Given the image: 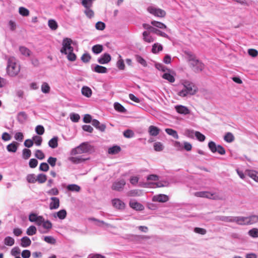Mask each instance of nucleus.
I'll return each mask as SVG.
<instances>
[{
  "mask_svg": "<svg viewBox=\"0 0 258 258\" xmlns=\"http://www.w3.org/2000/svg\"><path fill=\"white\" fill-rule=\"evenodd\" d=\"M198 92V88L191 82L184 80L181 83L180 88L177 90V94L181 97L194 95Z\"/></svg>",
  "mask_w": 258,
  "mask_h": 258,
  "instance_id": "1",
  "label": "nucleus"
},
{
  "mask_svg": "<svg viewBox=\"0 0 258 258\" xmlns=\"http://www.w3.org/2000/svg\"><path fill=\"white\" fill-rule=\"evenodd\" d=\"M73 41L71 38H65L62 40V47L60 52L66 55L70 61H74L77 59L76 55L74 53V48L72 46Z\"/></svg>",
  "mask_w": 258,
  "mask_h": 258,
  "instance_id": "2",
  "label": "nucleus"
},
{
  "mask_svg": "<svg viewBox=\"0 0 258 258\" xmlns=\"http://www.w3.org/2000/svg\"><path fill=\"white\" fill-rule=\"evenodd\" d=\"M184 53L186 54V58L189 62L190 67L194 72L199 73L204 69V64L197 59L195 55L192 52L190 51H185Z\"/></svg>",
  "mask_w": 258,
  "mask_h": 258,
  "instance_id": "3",
  "label": "nucleus"
},
{
  "mask_svg": "<svg viewBox=\"0 0 258 258\" xmlns=\"http://www.w3.org/2000/svg\"><path fill=\"white\" fill-rule=\"evenodd\" d=\"M6 59L7 61V74L11 77L17 76L20 72V66L16 58L14 56H6Z\"/></svg>",
  "mask_w": 258,
  "mask_h": 258,
  "instance_id": "4",
  "label": "nucleus"
},
{
  "mask_svg": "<svg viewBox=\"0 0 258 258\" xmlns=\"http://www.w3.org/2000/svg\"><path fill=\"white\" fill-rule=\"evenodd\" d=\"M91 150V146L88 143L84 142L77 147L73 148L71 151V155L74 156L77 154L86 153L90 152Z\"/></svg>",
  "mask_w": 258,
  "mask_h": 258,
  "instance_id": "5",
  "label": "nucleus"
},
{
  "mask_svg": "<svg viewBox=\"0 0 258 258\" xmlns=\"http://www.w3.org/2000/svg\"><path fill=\"white\" fill-rule=\"evenodd\" d=\"M147 11L151 14L157 17L164 18L166 14V12L155 6H150L148 7Z\"/></svg>",
  "mask_w": 258,
  "mask_h": 258,
  "instance_id": "6",
  "label": "nucleus"
},
{
  "mask_svg": "<svg viewBox=\"0 0 258 258\" xmlns=\"http://www.w3.org/2000/svg\"><path fill=\"white\" fill-rule=\"evenodd\" d=\"M208 147L211 151L215 153L218 152L220 155H224L225 154V149L221 145H216V143L213 141H211L208 144Z\"/></svg>",
  "mask_w": 258,
  "mask_h": 258,
  "instance_id": "7",
  "label": "nucleus"
},
{
  "mask_svg": "<svg viewBox=\"0 0 258 258\" xmlns=\"http://www.w3.org/2000/svg\"><path fill=\"white\" fill-rule=\"evenodd\" d=\"M198 197L206 198L210 199L216 200L218 199V196L208 191H198L195 194Z\"/></svg>",
  "mask_w": 258,
  "mask_h": 258,
  "instance_id": "8",
  "label": "nucleus"
},
{
  "mask_svg": "<svg viewBox=\"0 0 258 258\" xmlns=\"http://www.w3.org/2000/svg\"><path fill=\"white\" fill-rule=\"evenodd\" d=\"M125 184L124 179L117 180L113 183L111 188L113 190L120 191L123 189Z\"/></svg>",
  "mask_w": 258,
  "mask_h": 258,
  "instance_id": "9",
  "label": "nucleus"
},
{
  "mask_svg": "<svg viewBox=\"0 0 258 258\" xmlns=\"http://www.w3.org/2000/svg\"><path fill=\"white\" fill-rule=\"evenodd\" d=\"M175 110L179 114L183 115H187L190 113V111L188 108L182 105H176L174 107Z\"/></svg>",
  "mask_w": 258,
  "mask_h": 258,
  "instance_id": "10",
  "label": "nucleus"
},
{
  "mask_svg": "<svg viewBox=\"0 0 258 258\" xmlns=\"http://www.w3.org/2000/svg\"><path fill=\"white\" fill-rule=\"evenodd\" d=\"M169 200L168 197L164 194H159L153 196L152 201L161 203H165Z\"/></svg>",
  "mask_w": 258,
  "mask_h": 258,
  "instance_id": "11",
  "label": "nucleus"
},
{
  "mask_svg": "<svg viewBox=\"0 0 258 258\" xmlns=\"http://www.w3.org/2000/svg\"><path fill=\"white\" fill-rule=\"evenodd\" d=\"M59 200L57 197H51L49 204V209L50 210L57 209L59 207Z\"/></svg>",
  "mask_w": 258,
  "mask_h": 258,
  "instance_id": "12",
  "label": "nucleus"
},
{
  "mask_svg": "<svg viewBox=\"0 0 258 258\" xmlns=\"http://www.w3.org/2000/svg\"><path fill=\"white\" fill-rule=\"evenodd\" d=\"M111 60V56L108 53H105L98 58V62L100 64H106Z\"/></svg>",
  "mask_w": 258,
  "mask_h": 258,
  "instance_id": "13",
  "label": "nucleus"
},
{
  "mask_svg": "<svg viewBox=\"0 0 258 258\" xmlns=\"http://www.w3.org/2000/svg\"><path fill=\"white\" fill-rule=\"evenodd\" d=\"M87 159L88 158H84L82 156L75 157L72 156L69 158V160L70 161L76 164L81 163Z\"/></svg>",
  "mask_w": 258,
  "mask_h": 258,
  "instance_id": "14",
  "label": "nucleus"
},
{
  "mask_svg": "<svg viewBox=\"0 0 258 258\" xmlns=\"http://www.w3.org/2000/svg\"><path fill=\"white\" fill-rule=\"evenodd\" d=\"M233 223L240 225H247L246 217L234 216Z\"/></svg>",
  "mask_w": 258,
  "mask_h": 258,
  "instance_id": "15",
  "label": "nucleus"
},
{
  "mask_svg": "<svg viewBox=\"0 0 258 258\" xmlns=\"http://www.w3.org/2000/svg\"><path fill=\"white\" fill-rule=\"evenodd\" d=\"M112 204L113 206L118 209H123L125 208V204L119 199L112 200Z\"/></svg>",
  "mask_w": 258,
  "mask_h": 258,
  "instance_id": "16",
  "label": "nucleus"
},
{
  "mask_svg": "<svg viewBox=\"0 0 258 258\" xmlns=\"http://www.w3.org/2000/svg\"><path fill=\"white\" fill-rule=\"evenodd\" d=\"M245 174L255 182H258V172L255 170L247 169L245 170Z\"/></svg>",
  "mask_w": 258,
  "mask_h": 258,
  "instance_id": "17",
  "label": "nucleus"
},
{
  "mask_svg": "<svg viewBox=\"0 0 258 258\" xmlns=\"http://www.w3.org/2000/svg\"><path fill=\"white\" fill-rule=\"evenodd\" d=\"M160 132V128L154 125H150L148 128V133L151 136H157Z\"/></svg>",
  "mask_w": 258,
  "mask_h": 258,
  "instance_id": "18",
  "label": "nucleus"
},
{
  "mask_svg": "<svg viewBox=\"0 0 258 258\" xmlns=\"http://www.w3.org/2000/svg\"><path fill=\"white\" fill-rule=\"evenodd\" d=\"M92 124L97 129L101 132H104L106 128L105 124H100V122L97 119L92 120Z\"/></svg>",
  "mask_w": 258,
  "mask_h": 258,
  "instance_id": "19",
  "label": "nucleus"
},
{
  "mask_svg": "<svg viewBox=\"0 0 258 258\" xmlns=\"http://www.w3.org/2000/svg\"><path fill=\"white\" fill-rule=\"evenodd\" d=\"M67 211L64 209H62L58 211L57 212H55L53 214V216L54 218H58L60 220H63L66 218L67 216Z\"/></svg>",
  "mask_w": 258,
  "mask_h": 258,
  "instance_id": "20",
  "label": "nucleus"
},
{
  "mask_svg": "<svg viewBox=\"0 0 258 258\" xmlns=\"http://www.w3.org/2000/svg\"><path fill=\"white\" fill-rule=\"evenodd\" d=\"M247 225H251L258 222V215H252L246 217Z\"/></svg>",
  "mask_w": 258,
  "mask_h": 258,
  "instance_id": "21",
  "label": "nucleus"
},
{
  "mask_svg": "<svg viewBox=\"0 0 258 258\" xmlns=\"http://www.w3.org/2000/svg\"><path fill=\"white\" fill-rule=\"evenodd\" d=\"M81 93L84 96L89 98L92 94V90L88 86H83L81 89Z\"/></svg>",
  "mask_w": 258,
  "mask_h": 258,
  "instance_id": "22",
  "label": "nucleus"
},
{
  "mask_svg": "<svg viewBox=\"0 0 258 258\" xmlns=\"http://www.w3.org/2000/svg\"><path fill=\"white\" fill-rule=\"evenodd\" d=\"M130 206L131 208L136 210H142L144 208L142 204L136 202L135 200H132L130 201Z\"/></svg>",
  "mask_w": 258,
  "mask_h": 258,
  "instance_id": "23",
  "label": "nucleus"
},
{
  "mask_svg": "<svg viewBox=\"0 0 258 258\" xmlns=\"http://www.w3.org/2000/svg\"><path fill=\"white\" fill-rule=\"evenodd\" d=\"M216 219L225 222H233L234 216H219L216 217Z\"/></svg>",
  "mask_w": 258,
  "mask_h": 258,
  "instance_id": "24",
  "label": "nucleus"
},
{
  "mask_svg": "<svg viewBox=\"0 0 258 258\" xmlns=\"http://www.w3.org/2000/svg\"><path fill=\"white\" fill-rule=\"evenodd\" d=\"M143 39L148 43H151L154 41V38L147 31H144L143 33Z\"/></svg>",
  "mask_w": 258,
  "mask_h": 258,
  "instance_id": "25",
  "label": "nucleus"
},
{
  "mask_svg": "<svg viewBox=\"0 0 258 258\" xmlns=\"http://www.w3.org/2000/svg\"><path fill=\"white\" fill-rule=\"evenodd\" d=\"M18 144L17 142H14L7 146V149L9 152L15 153L17 151L18 149Z\"/></svg>",
  "mask_w": 258,
  "mask_h": 258,
  "instance_id": "26",
  "label": "nucleus"
},
{
  "mask_svg": "<svg viewBox=\"0 0 258 258\" xmlns=\"http://www.w3.org/2000/svg\"><path fill=\"white\" fill-rule=\"evenodd\" d=\"M21 241V245L23 247H27L29 246L31 244V241L30 239L27 236L22 237Z\"/></svg>",
  "mask_w": 258,
  "mask_h": 258,
  "instance_id": "27",
  "label": "nucleus"
},
{
  "mask_svg": "<svg viewBox=\"0 0 258 258\" xmlns=\"http://www.w3.org/2000/svg\"><path fill=\"white\" fill-rule=\"evenodd\" d=\"M162 77L168 81H169L170 83H173L175 81V78L173 75L171 74V73H169L168 72H165L162 75Z\"/></svg>",
  "mask_w": 258,
  "mask_h": 258,
  "instance_id": "28",
  "label": "nucleus"
},
{
  "mask_svg": "<svg viewBox=\"0 0 258 258\" xmlns=\"http://www.w3.org/2000/svg\"><path fill=\"white\" fill-rule=\"evenodd\" d=\"M67 189L71 191L79 192L81 190V187L76 184H71L67 185Z\"/></svg>",
  "mask_w": 258,
  "mask_h": 258,
  "instance_id": "29",
  "label": "nucleus"
},
{
  "mask_svg": "<svg viewBox=\"0 0 258 258\" xmlns=\"http://www.w3.org/2000/svg\"><path fill=\"white\" fill-rule=\"evenodd\" d=\"M27 119V115L25 112H20L18 114L17 119L21 123L25 122Z\"/></svg>",
  "mask_w": 258,
  "mask_h": 258,
  "instance_id": "30",
  "label": "nucleus"
},
{
  "mask_svg": "<svg viewBox=\"0 0 258 258\" xmlns=\"http://www.w3.org/2000/svg\"><path fill=\"white\" fill-rule=\"evenodd\" d=\"M93 70L97 73H106L107 72V69L104 67L96 65Z\"/></svg>",
  "mask_w": 258,
  "mask_h": 258,
  "instance_id": "31",
  "label": "nucleus"
},
{
  "mask_svg": "<svg viewBox=\"0 0 258 258\" xmlns=\"http://www.w3.org/2000/svg\"><path fill=\"white\" fill-rule=\"evenodd\" d=\"M48 145L52 148H56L58 146V138L54 137L49 140Z\"/></svg>",
  "mask_w": 258,
  "mask_h": 258,
  "instance_id": "32",
  "label": "nucleus"
},
{
  "mask_svg": "<svg viewBox=\"0 0 258 258\" xmlns=\"http://www.w3.org/2000/svg\"><path fill=\"white\" fill-rule=\"evenodd\" d=\"M4 244L7 246H11L14 244V239L10 236H7L4 240Z\"/></svg>",
  "mask_w": 258,
  "mask_h": 258,
  "instance_id": "33",
  "label": "nucleus"
},
{
  "mask_svg": "<svg viewBox=\"0 0 258 258\" xmlns=\"http://www.w3.org/2000/svg\"><path fill=\"white\" fill-rule=\"evenodd\" d=\"M41 91L45 94L49 93L50 91V87L46 82H43L41 87Z\"/></svg>",
  "mask_w": 258,
  "mask_h": 258,
  "instance_id": "34",
  "label": "nucleus"
},
{
  "mask_svg": "<svg viewBox=\"0 0 258 258\" xmlns=\"http://www.w3.org/2000/svg\"><path fill=\"white\" fill-rule=\"evenodd\" d=\"M165 131L168 135L173 137L174 138H175L176 139H178L179 137H178L177 133L176 131H175L172 128H166Z\"/></svg>",
  "mask_w": 258,
  "mask_h": 258,
  "instance_id": "35",
  "label": "nucleus"
},
{
  "mask_svg": "<svg viewBox=\"0 0 258 258\" xmlns=\"http://www.w3.org/2000/svg\"><path fill=\"white\" fill-rule=\"evenodd\" d=\"M48 25L52 30H56L58 28L57 22L53 19L48 20Z\"/></svg>",
  "mask_w": 258,
  "mask_h": 258,
  "instance_id": "36",
  "label": "nucleus"
},
{
  "mask_svg": "<svg viewBox=\"0 0 258 258\" xmlns=\"http://www.w3.org/2000/svg\"><path fill=\"white\" fill-rule=\"evenodd\" d=\"M93 52L95 54H99L103 50V46L100 44H97L94 45L92 48Z\"/></svg>",
  "mask_w": 258,
  "mask_h": 258,
  "instance_id": "37",
  "label": "nucleus"
},
{
  "mask_svg": "<svg viewBox=\"0 0 258 258\" xmlns=\"http://www.w3.org/2000/svg\"><path fill=\"white\" fill-rule=\"evenodd\" d=\"M224 140L227 143H231L234 140V137L231 133L228 132L224 136Z\"/></svg>",
  "mask_w": 258,
  "mask_h": 258,
  "instance_id": "38",
  "label": "nucleus"
},
{
  "mask_svg": "<svg viewBox=\"0 0 258 258\" xmlns=\"http://www.w3.org/2000/svg\"><path fill=\"white\" fill-rule=\"evenodd\" d=\"M120 151V148L117 146H114L108 149V153L114 155L117 154Z\"/></svg>",
  "mask_w": 258,
  "mask_h": 258,
  "instance_id": "39",
  "label": "nucleus"
},
{
  "mask_svg": "<svg viewBox=\"0 0 258 258\" xmlns=\"http://www.w3.org/2000/svg\"><path fill=\"white\" fill-rule=\"evenodd\" d=\"M154 149L157 152L162 151L164 149V145L159 142H155L153 145Z\"/></svg>",
  "mask_w": 258,
  "mask_h": 258,
  "instance_id": "40",
  "label": "nucleus"
},
{
  "mask_svg": "<svg viewBox=\"0 0 258 258\" xmlns=\"http://www.w3.org/2000/svg\"><path fill=\"white\" fill-rule=\"evenodd\" d=\"M47 180V176L44 174H39L36 177V181L39 183H43Z\"/></svg>",
  "mask_w": 258,
  "mask_h": 258,
  "instance_id": "41",
  "label": "nucleus"
},
{
  "mask_svg": "<svg viewBox=\"0 0 258 258\" xmlns=\"http://www.w3.org/2000/svg\"><path fill=\"white\" fill-rule=\"evenodd\" d=\"M163 49L162 46L161 44L159 43H155L152 47V52L153 53H157L159 52L160 51H161Z\"/></svg>",
  "mask_w": 258,
  "mask_h": 258,
  "instance_id": "42",
  "label": "nucleus"
},
{
  "mask_svg": "<svg viewBox=\"0 0 258 258\" xmlns=\"http://www.w3.org/2000/svg\"><path fill=\"white\" fill-rule=\"evenodd\" d=\"M19 13L20 15L24 17H27L30 14L29 11L27 9L23 7H21L19 8Z\"/></svg>",
  "mask_w": 258,
  "mask_h": 258,
  "instance_id": "43",
  "label": "nucleus"
},
{
  "mask_svg": "<svg viewBox=\"0 0 258 258\" xmlns=\"http://www.w3.org/2000/svg\"><path fill=\"white\" fill-rule=\"evenodd\" d=\"M119 59H118L117 63H116V66L118 68V69L120 70H123L125 68V65L124 63L123 60L121 58V55H119Z\"/></svg>",
  "mask_w": 258,
  "mask_h": 258,
  "instance_id": "44",
  "label": "nucleus"
},
{
  "mask_svg": "<svg viewBox=\"0 0 258 258\" xmlns=\"http://www.w3.org/2000/svg\"><path fill=\"white\" fill-rule=\"evenodd\" d=\"M37 229L34 226H30L28 227L26 231V234L28 235L32 236L36 233Z\"/></svg>",
  "mask_w": 258,
  "mask_h": 258,
  "instance_id": "45",
  "label": "nucleus"
},
{
  "mask_svg": "<svg viewBox=\"0 0 258 258\" xmlns=\"http://www.w3.org/2000/svg\"><path fill=\"white\" fill-rule=\"evenodd\" d=\"M43 240L47 243L54 244L56 243L55 239L51 236H46L43 237Z\"/></svg>",
  "mask_w": 258,
  "mask_h": 258,
  "instance_id": "46",
  "label": "nucleus"
},
{
  "mask_svg": "<svg viewBox=\"0 0 258 258\" xmlns=\"http://www.w3.org/2000/svg\"><path fill=\"white\" fill-rule=\"evenodd\" d=\"M136 59L137 61L140 63L142 66L145 67L147 66L146 61L140 55H137L136 56Z\"/></svg>",
  "mask_w": 258,
  "mask_h": 258,
  "instance_id": "47",
  "label": "nucleus"
},
{
  "mask_svg": "<svg viewBox=\"0 0 258 258\" xmlns=\"http://www.w3.org/2000/svg\"><path fill=\"white\" fill-rule=\"evenodd\" d=\"M151 24L154 26L159 28L160 29H167L166 26L164 24L160 22L153 21L151 22Z\"/></svg>",
  "mask_w": 258,
  "mask_h": 258,
  "instance_id": "48",
  "label": "nucleus"
},
{
  "mask_svg": "<svg viewBox=\"0 0 258 258\" xmlns=\"http://www.w3.org/2000/svg\"><path fill=\"white\" fill-rule=\"evenodd\" d=\"M114 107L115 109L119 112H124L126 111V109L124 108V107L119 103H115L114 104Z\"/></svg>",
  "mask_w": 258,
  "mask_h": 258,
  "instance_id": "49",
  "label": "nucleus"
},
{
  "mask_svg": "<svg viewBox=\"0 0 258 258\" xmlns=\"http://www.w3.org/2000/svg\"><path fill=\"white\" fill-rule=\"evenodd\" d=\"M70 117L71 120L74 122H77L79 121L80 119V115L75 113H72L70 114Z\"/></svg>",
  "mask_w": 258,
  "mask_h": 258,
  "instance_id": "50",
  "label": "nucleus"
},
{
  "mask_svg": "<svg viewBox=\"0 0 258 258\" xmlns=\"http://www.w3.org/2000/svg\"><path fill=\"white\" fill-rule=\"evenodd\" d=\"M42 227L44 229H46L47 231L51 229L52 227V223L49 220H44L42 224Z\"/></svg>",
  "mask_w": 258,
  "mask_h": 258,
  "instance_id": "51",
  "label": "nucleus"
},
{
  "mask_svg": "<svg viewBox=\"0 0 258 258\" xmlns=\"http://www.w3.org/2000/svg\"><path fill=\"white\" fill-rule=\"evenodd\" d=\"M26 179L29 183H34L36 182V177L34 174L27 175Z\"/></svg>",
  "mask_w": 258,
  "mask_h": 258,
  "instance_id": "52",
  "label": "nucleus"
},
{
  "mask_svg": "<svg viewBox=\"0 0 258 258\" xmlns=\"http://www.w3.org/2000/svg\"><path fill=\"white\" fill-rule=\"evenodd\" d=\"M152 32L156 34L157 35L165 37V38H168L169 36L167 34H166L165 33L161 31L160 30H159L157 29H155L154 28H152Z\"/></svg>",
  "mask_w": 258,
  "mask_h": 258,
  "instance_id": "53",
  "label": "nucleus"
},
{
  "mask_svg": "<svg viewBox=\"0 0 258 258\" xmlns=\"http://www.w3.org/2000/svg\"><path fill=\"white\" fill-rule=\"evenodd\" d=\"M35 156L40 160H42L45 158L44 154L40 150H36Z\"/></svg>",
  "mask_w": 258,
  "mask_h": 258,
  "instance_id": "54",
  "label": "nucleus"
},
{
  "mask_svg": "<svg viewBox=\"0 0 258 258\" xmlns=\"http://www.w3.org/2000/svg\"><path fill=\"white\" fill-rule=\"evenodd\" d=\"M21 53L25 56H29L30 55V50L24 46H21L19 48Z\"/></svg>",
  "mask_w": 258,
  "mask_h": 258,
  "instance_id": "55",
  "label": "nucleus"
},
{
  "mask_svg": "<svg viewBox=\"0 0 258 258\" xmlns=\"http://www.w3.org/2000/svg\"><path fill=\"white\" fill-rule=\"evenodd\" d=\"M248 234L252 237H258V229L252 228L248 231Z\"/></svg>",
  "mask_w": 258,
  "mask_h": 258,
  "instance_id": "56",
  "label": "nucleus"
},
{
  "mask_svg": "<svg viewBox=\"0 0 258 258\" xmlns=\"http://www.w3.org/2000/svg\"><path fill=\"white\" fill-rule=\"evenodd\" d=\"M31 152L30 150L24 149L23 150V158L24 159H28L31 156Z\"/></svg>",
  "mask_w": 258,
  "mask_h": 258,
  "instance_id": "57",
  "label": "nucleus"
},
{
  "mask_svg": "<svg viewBox=\"0 0 258 258\" xmlns=\"http://www.w3.org/2000/svg\"><path fill=\"white\" fill-rule=\"evenodd\" d=\"M195 136L196 137L197 139L200 142H203L205 140V136L201 134L200 132L196 131L195 132Z\"/></svg>",
  "mask_w": 258,
  "mask_h": 258,
  "instance_id": "58",
  "label": "nucleus"
},
{
  "mask_svg": "<svg viewBox=\"0 0 258 258\" xmlns=\"http://www.w3.org/2000/svg\"><path fill=\"white\" fill-rule=\"evenodd\" d=\"M33 141L37 146H40L42 143V138L38 136H35L33 137Z\"/></svg>",
  "mask_w": 258,
  "mask_h": 258,
  "instance_id": "59",
  "label": "nucleus"
},
{
  "mask_svg": "<svg viewBox=\"0 0 258 258\" xmlns=\"http://www.w3.org/2000/svg\"><path fill=\"white\" fill-rule=\"evenodd\" d=\"M184 135L191 138H193L195 135V132L194 130L186 129L184 131Z\"/></svg>",
  "mask_w": 258,
  "mask_h": 258,
  "instance_id": "60",
  "label": "nucleus"
},
{
  "mask_svg": "<svg viewBox=\"0 0 258 258\" xmlns=\"http://www.w3.org/2000/svg\"><path fill=\"white\" fill-rule=\"evenodd\" d=\"M47 193L50 196H57L59 194V191L57 188L54 187L47 191Z\"/></svg>",
  "mask_w": 258,
  "mask_h": 258,
  "instance_id": "61",
  "label": "nucleus"
},
{
  "mask_svg": "<svg viewBox=\"0 0 258 258\" xmlns=\"http://www.w3.org/2000/svg\"><path fill=\"white\" fill-rule=\"evenodd\" d=\"M123 136L127 138H133L134 136V132L130 130H127L123 132Z\"/></svg>",
  "mask_w": 258,
  "mask_h": 258,
  "instance_id": "62",
  "label": "nucleus"
},
{
  "mask_svg": "<svg viewBox=\"0 0 258 258\" xmlns=\"http://www.w3.org/2000/svg\"><path fill=\"white\" fill-rule=\"evenodd\" d=\"M35 132L36 133L39 135H42L44 134V128L43 126L38 125L36 126L35 128Z\"/></svg>",
  "mask_w": 258,
  "mask_h": 258,
  "instance_id": "63",
  "label": "nucleus"
},
{
  "mask_svg": "<svg viewBox=\"0 0 258 258\" xmlns=\"http://www.w3.org/2000/svg\"><path fill=\"white\" fill-rule=\"evenodd\" d=\"M39 170L42 171H47L49 170V166L47 163L43 162L40 164Z\"/></svg>",
  "mask_w": 258,
  "mask_h": 258,
  "instance_id": "64",
  "label": "nucleus"
}]
</instances>
